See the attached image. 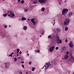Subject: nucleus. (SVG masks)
Returning <instances> with one entry per match:
<instances>
[{
	"label": "nucleus",
	"mask_w": 74,
	"mask_h": 74,
	"mask_svg": "<svg viewBox=\"0 0 74 74\" xmlns=\"http://www.w3.org/2000/svg\"><path fill=\"white\" fill-rule=\"evenodd\" d=\"M54 22H55V20H54Z\"/></svg>",
	"instance_id": "57"
},
{
	"label": "nucleus",
	"mask_w": 74,
	"mask_h": 74,
	"mask_svg": "<svg viewBox=\"0 0 74 74\" xmlns=\"http://www.w3.org/2000/svg\"><path fill=\"white\" fill-rule=\"evenodd\" d=\"M45 8H43L41 9V10L42 11H43V12H44V11H45Z\"/></svg>",
	"instance_id": "19"
},
{
	"label": "nucleus",
	"mask_w": 74,
	"mask_h": 74,
	"mask_svg": "<svg viewBox=\"0 0 74 74\" xmlns=\"http://www.w3.org/2000/svg\"><path fill=\"white\" fill-rule=\"evenodd\" d=\"M60 4H61V3H59V5H60Z\"/></svg>",
	"instance_id": "50"
},
{
	"label": "nucleus",
	"mask_w": 74,
	"mask_h": 74,
	"mask_svg": "<svg viewBox=\"0 0 74 74\" xmlns=\"http://www.w3.org/2000/svg\"><path fill=\"white\" fill-rule=\"evenodd\" d=\"M22 67H23L24 68V65H23V64H22Z\"/></svg>",
	"instance_id": "37"
},
{
	"label": "nucleus",
	"mask_w": 74,
	"mask_h": 74,
	"mask_svg": "<svg viewBox=\"0 0 74 74\" xmlns=\"http://www.w3.org/2000/svg\"><path fill=\"white\" fill-rule=\"evenodd\" d=\"M18 59H19V58H18Z\"/></svg>",
	"instance_id": "58"
},
{
	"label": "nucleus",
	"mask_w": 74,
	"mask_h": 74,
	"mask_svg": "<svg viewBox=\"0 0 74 74\" xmlns=\"http://www.w3.org/2000/svg\"><path fill=\"white\" fill-rule=\"evenodd\" d=\"M55 22H54V23L53 24V25L54 26V25H55Z\"/></svg>",
	"instance_id": "46"
},
{
	"label": "nucleus",
	"mask_w": 74,
	"mask_h": 74,
	"mask_svg": "<svg viewBox=\"0 0 74 74\" xmlns=\"http://www.w3.org/2000/svg\"><path fill=\"white\" fill-rule=\"evenodd\" d=\"M6 68H8L9 67V63L8 62L5 63Z\"/></svg>",
	"instance_id": "11"
},
{
	"label": "nucleus",
	"mask_w": 74,
	"mask_h": 74,
	"mask_svg": "<svg viewBox=\"0 0 74 74\" xmlns=\"http://www.w3.org/2000/svg\"><path fill=\"white\" fill-rule=\"evenodd\" d=\"M48 0H38V2L41 4H45Z\"/></svg>",
	"instance_id": "5"
},
{
	"label": "nucleus",
	"mask_w": 74,
	"mask_h": 74,
	"mask_svg": "<svg viewBox=\"0 0 74 74\" xmlns=\"http://www.w3.org/2000/svg\"><path fill=\"white\" fill-rule=\"evenodd\" d=\"M34 51L35 52L37 53V50H34Z\"/></svg>",
	"instance_id": "36"
},
{
	"label": "nucleus",
	"mask_w": 74,
	"mask_h": 74,
	"mask_svg": "<svg viewBox=\"0 0 74 74\" xmlns=\"http://www.w3.org/2000/svg\"><path fill=\"white\" fill-rule=\"evenodd\" d=\"M72 15H73V13L72 12H70L69 13L68 16L69 17H71L72 16Z\"/></svg>",
	"instance_id": "12"
},
{
	"label": "nucleus",
	"mask_w": 74,
	"mask_h": 74,
	"mask_svg": "<svg viewBox=\"0 0 74 74\" xmlns=\"http://www.w3.org/2000/svg\"><path fill=\"white\" fill-rule=\"evenodd\" d=\"M28 11V9H27V8H25L24 9V12H27Z\"/></svg>",
	"instance_id": "18"
},
{
	"label": "nucleus",
	"mask_w": 74,
	"mask_h": 74,
	"mask_svg": "<svg viewBox=\"0 0 74 74\" xmlns=\"http://www.w3.org/2000/svg\"><path fill=\"white\" fill-rule=\"evenodd\" d=\"M19 74H22V71H20L19 72Z\"/></svg>",
	"instance_id": "31"
},
{
	"label": "nucleus",
	"mask_w": 74,
	"mask_h": 74,
	"mask_svg": "<svg viewBox=\"0 0 74 74\" xmlns=\"http://www.w3.org/2000/svg\"><path fill=\"white\" fill-rule=\"evenodd\" d=\"M9 27H11V25H9Z\"/></svg>",
	"instance_id": "51"
},
{
	"label": "nucleus",
	"mask_w": 74,
	"mask_h": 74,
	"mask_svg": "<svg viewBox=\"0 0 74 74\" xmlns=\"http://www.w3.org/2000/svg\"><path fill=\"white\" fill-rule=\"evenodd\" d=\"M64 48H65V46H64Z\"/></svg>",
	"instance_id": "56"
},
{
	"label": "nucleus",
	"mask_w": 74,
	"mask_h": 74,
	"mask_svg": "<svg viewBox=\"0 0 74 74\" xmlns=\"http://www.w3.org/2000/svg\"><path fill=\"white\" fill-rule=\"evenodd\" d=\"M37 52L38 53H40V50H38L37 51Z\"/></svg>",
	"instance_id": "33"
},
{
	"label": "nucleus",
	"mask_w": 74,
	"mask_h": 74,
	"mask_svg": "<svg viewBox=\"0 0 74 74\" xmlns=\"http://www.w3.org/2000/svg\"><path fill=\"white\" fill-rule=\"evenodd\" d=\"M65 42H67V39L65 40Z\"/></svg>",
	"instance_id": "40"
},
{
	"label": "nucleus",
	"mask_w": 74,
	"mask_h": 74,
	"mask_svg": "<svg viewBox=\"0 0 74 74\" xmlns=\"http://www.w3.org/2000/svg\"><path fill=\"white\" fill-rule=\"evenodd\" d=\"M35 68L33 67L32 69V71H34V70H35Z\"/></svg>",
	"instance_id": "29"
},
{
	"label": "nucleus",
	"mask_w": 74,
	"mask_h": 74,
	"mask_svg": "<svg viewBox=\"0 0 74 74\" xmlns=\"http://www.w3.org/2000/svg\"><path fill=\"white\" fill-rule=\"evenodd\" d=\"M37 20L36 19H31V21L33 23V25H35V23H36V22H37Z\"/></svg>",
	"instance_id": "9"
},
{
	"label": "nucleus",
	"mask_w": 74,
	"mask_h": 74,
	"mask_svg": "<svg viewBox=\"0 0 74 74\" xmlns=\"http://www.w3.org/2000/svg\"><path fill=\"white\" fill-rule=\"evenodd\" d=\"M24 30H27V27L26 26H24L23 27Z\"/></svg>",
	"instance_id": "17"
},
{
	"label": "nucleus",
	"mask_w": 74,
	"mask_h": 74,
	"mask_svg": "<svg viewBox=\"0 0 74 74\" xmlns=\"http://www.w3.org/2000/svg\"><path fill=\"white\" fill-rule=\"evenodd\" d=\"M14 54V53L12 52L11 54V55H10L9 56H11V57H12V54Z\"/></svg>",
	"instance_id": "23"
},
{
	"label": "nucleus",
	"mask_w": 74,
	"mask_h": 74,
	"mask_svg": "<svg viewBox=\"0 0 74 74\" xmlns=\"http://www.w3.org/2000/svg\"><path fill=\"white\" fill-rule=\"evenodd\" d=\"M2 0V1H5V0Z\"/></svg>",
	"instance_id": "48"
},
{
	"label": "nucleus",
	"mask_w": 74,
	"mask_h": 74,
	"mask_svg": "<svg viewBox=\"0 0 74 74\" xmlns=\"http://www.w3.org/2000/svg\"><path fill=\"white\" fill-rule=\"evenodd\" d=\"M66 59H65L64 58H63L62 60L64 61V62L65 63L67 62V60H66Z\"/></svg>",
	"instance_id": "16"
},
{
	"label": "nucleus",
	"mask_w": 74,
	"mask_h": 74,
	"mask_svg": "<svg viewBox=\"0 0 74 74\" xmlns=\"http://www.w3.org/2000/svg\"><path fill=\"white\" fill-rule=\"evenodd\" d=\"M69 51H68L67 52H66V54H67V55H68V54H69Z\"/></svg>",
	"instance_id": "38"
},
{
	"label": "nucleus",
	"mask_w": 74,
	"mask_h": 74,
	"mask_svg": "<svg viewBox=\"0 0 74 74\" xmlns=\"http://www.w3.org/2000/svg\"><path fill=\"white\" fill-rule=\"evenodd\" d=\"M41 34H42V35H43L44 34V33L43 32H42L41 33Z\"/></svg>",
	"instance_id": "43"
},
{
	"label": "nucleus",
	"mask_w": 74,
	"mask_h": 74,
	"mask_svg": "<svg viewBox=\"0 0 74 74\" xmlns=\"http://www.w3.org/2000/svg\"><path fill=\"white\" fill-rule=\"evenodd\" d=\"M64 3H66V1H64Z\"/></svg>",
	"instance_id": "49"
},
{
	"label": "nucleus",
	"mask_w": 74,
	"mask_h": 74,
	"mask_svg": "<svg viewBox=\"0 0 74 74\" xmlns=\"http://www.w3.org/2000/svg\"><path fill=\"white\" fill-rule=\"evenodd\" d=\"M20 53V54H21V53H22V52L21 51H20L19 52Z\"/></svg>",
	"instance_id": "44"
},
{
	"label": "nucleus",
	"mask_w": 74,
	"mask_h": 74,
	"mask_svg": "<svg viewBox=\"0 0 74 74\" xmlns=\"http://www.w3.org/2000/svg\"><path fill=\"white\" fill-rule=\"evenodd\" d=\"M56 41L58 43V44H59V43H62V40H59V36H56Z\"/></svg>",
	"instance_id": "6"
},
{
	"label": "nucleus",
	"mask_w": 74,
	"mask_h": 74,
	"mask_svg": "<svg viewBox=\"0 0 74 74\" xmlns=\"http://www.w3.org/2000/svg\"><path fill=\"white\" fill-rule=\"evenodd\" d=\"M60 2H62V0H59Z\"/></svg>",
	"instance_id": "41"
},
{
	"label": "nucleus",
	"mask_w": 74,
	"mask_h": 74,
	"mask_svg": "<svg viewBox=\"0 0 74 74\" xmlns=\"http://www.w3.org/2000/svg\"><path fill=\"white\" fill-rule=\"evenodd\" d=\"M32 1H33L34 4H36L37 3V0H32Z\"/></svg>",
	"instance_id": "14"
},
{
	"label": "nucleus",
	"mask_w": 74,
	"mask_h": 74,
	"mask_svg": "<svg viewBox=\"0 0 74 74\" xmlns=\"http://www.w3.org/2000/svg\"><path fill=\"white\" fill-rule=\"evenodd\" d=\"M19 58H20V59H21V57H19Z\"/></svg>",
	"instance_id": "52"
},
{
	"label": "nucleus",
	"mask_w": 74,
	"mask_h": 74,
	"mask_svg": "<svg viewBox=\"0 0 74 74\" xmlns=\"http://www.w3.org/2000/svg\"><path fill=\"white\" fill-rule=\"evenodd\" d=\"M27 53H28V51H27Z\"/></svg>",
	"instance_id": "54"
},
{
	"label": "nucleus",
	"mask_w": 74,
	"mask_h": 74,
	"mask_svg": "<svg viewBox=\"0 0 74 74\" xmlns=\"http://www.w3.org/2000/svg\"><path fill=\"white\" fill-rule=\"evenodd\" d=\"M55 48V47L54 46H53L51 47L49 49V51L50 52H52L53 51V49Z\"/></svg>",
	"instance_id": "10"
},
{
	"label": "nucleus",
	"mask_w": 74,
	"mask_h": 74,
	"mask_svg": "<svg viewBox=\"0 0 74 74\" xmlns=\"http://www.w3.org/2000/svg\"><path fill=\"white\" fill-rule=\"evenodd\" d=\"M56 50H58L59 49V47H57L56 48Z\"/></svg>",
	"instance_id": "35"
},
{
	"label": "nucleus",
	"mask_w": 74,
	"mask_h": 74,
	"mask_svg": "<svg viewBox=\"0 0 74 74\" xmlns=\"http://www.w3.org/2000/svg\"><path fill=\"white\" fill-rule=\"evenodd\" d=\"M40 37H41L42 36H40Z\"/></svg>",
	"instance_id": "55"
},
{
	"label": "nucleus",
	"mask_w": 74,
	"mask_h": 74,
	"mask_svg": "<svg viewBox=\"0 0 74 74\" xmlns=\"http://www.w3.org/2000/svg\"><path fill=\"white\" fill-rule=\"evenodd\" d=\"M20 3H21V4H23L25 3V1L23 0H22L20 2Z\"/></svg>",
	"instance_id": "15"
},
{
	"label": "nucleus",
	"mask_w": 74,
	"mask_h": 74,
	"mask_svg": "<svg viewBox=\"0 0 74 74\" xmlns=\"http://www.w3.org/2000/svg\"><path fill=\"white\" fill-rule=\"evenodd\" d=\"M65 30L66 31H67V30H68V27H66L65 28Z\"/></svg>",
	"instance_id": "26"
},
{
	"label": "nucleus",
	"mask_w": 74,
	"mask_h": 74,
	"mask_svg": "<svg viewBox=\"0 0 74 74\" xmlns=\"http://www.w3.org/2000/svg\"><path fill=\"white\" fill-rule=\"evenodd\" d=\"M8 15L10 18H13L14 16H15V14L14 12L12 11H9L8 12Z\"/></svg>",
	"instance_id": "1"
},
{
	"label": "nucleus",
	"mask_w": 74,
	"mask_h": 74,
	"mask_svg": "<svg viewBox=\"0 0 74 74\" xmlns=\"http://www.w3.org/2000/svg\"><path fill=\"white\" fill-rule=\"evenodd\" d=\"M56 30H57V31H58V32H60L61 31V30L60 29H59V28H57L56 29Z\"/></svg>",
	"instance_id": "22"
},
{
	"label": "nucleus",
	"mask_w": 74,
	"mask_h": 74,
	"mask_svg": "<svg viewBox=\"0 0 74 74\" xmlns=\"http://www.w3.org/2000/svg\"><path fill=\"white\" fill-rule=\"evenodd\" d=\"M28 21H29V19H28Z\"/></svg>",
	"instance_id": "53"
},
{
	"label": "nucleus",
	"mask_w": 74,
	"mask_h": 74,
	"mask_svg": "<svg viewBox=\"0 0 74 74\" xmlns=\"http://www.w3.org/2000/svg\"><path fill=\"white\" fill-rule=\"evenodd\" d=\"M17 60V58H15L14 59V61L16 62Z\"/></svg>",
	"instance_id": "30"
},
{
	"label": "nucleus",
	"mask_w": 74,
	"mask_h": 74,
	"mask_svg": "<svg viewBox=\"0 0 74 74\" xmlns=\"http://www.w3.org/2000/svg\"><path fill=\"white\" fill-rule=\"evenodd\" d=\"M22 21H25V20H26V18L24 17H23L22 18Z\"/></svg>",
	"instance_id": "20"
},
{
	"label": "nucleus",
	"mask_w": 74,
	"mask_h": 74,
	"mask_svg": "<svg viewBox=\"0 0 74 74\" xmlns=\"http://www.w3.org/2000/svg\"><path fill=\"white\" fill-rule=\"evenodd\" d=\"M5 35H3L2 36V38H5Z\"/></svg>",
	"instance_id": "24"
},
{
	"label": "nucleus",
	"mask_w": 74,
	"mask_h": 74,
	"mask_svg": "<svg viewBox=\"0 0 74 74\" xmlns=\"http://www.w3.org/2000/svg\"><path fill=\"white\" fill-rule=\"evenodd\" d=\"M69 45L71 48H73L74 47V43H73L72 41H71L69 43Z\"/></svg>",
	"instance_id": "8"
},
{
	"label": "nucleus",
	"mask_w": 74,
	"mask_h": 74,
	"mask_svg": "<svg viewBox=\"0 0 74 74\" xmlns=\"http://www.w3.org/2000/svg\"><path fill=\"white\" fill-rule=\"evenodd\" d=\"M7 14H8V13H6L5 14H4L3 16H4V17L6 16H7Z\"/></svg>",
	"instance_id": "28"
},
{
	"label": "nucleus",
	"mask_w": 74,
	"mask_h": 74,
	"mask_svg": "<svg viewBox=\"0 0 74 74\" xmlns=\"http://www.w3.org/2000/svg\"><path fill=\"white\" fill-rule=\"evenodd\" d=\"M28 74V72H26V74Z\"/></svg>",
	"instance_id": "45"
},
{
	"label": "nucleus",
	"mask_w": 74,
	"mask_h": 74,
	"mask_svg": "<svg viewBox=\"0 0 74 74\" xmlns=\"http://www.w3.org/2000/svg\"><path fill=\"white\" fill-rule=\"evenodd\" d=\"M68 12V9H67L65 8L64 9L62 10V14L63 15H67V12Z\"/></svg>",
	"instance_id": "3"
},
{
	"label": "nucleus",
	"mask_w": 74,
	"mask_h": 74,
	"mask_svg": "<svg viewBox=\"0 0 74 74\" xmlns=\"http://www.w3.org/2000/svg\"><path fill=\"white\" fill-rule=\"evenodd\" d=\"M17 53H18L19 52V49H17Z\"/></svg>",
	"instance_id": "25"
},
{
	"label": "nucleus",
	"mask_w": 74,
	"mask_h": 74,
	"mask_svg": "<svg viewBox=\"0 0 74 74\" xmlns=\"http://www.w3.org/2000/svg\"><path fill=\"white\" fill-rule=\"evenodd\" d=\"M69 60L71 63H73L74 62V57L71 56L69 58Z\"/></svg>",
	"instance_id": "7"
},
{
	"label": "nucleus",
	"mask_w": 74,
	"mask_h": 74,
	"mask_svg": "<svg viewBox=\"0 0 74 74\" xmlns=\"http://www.w3.org/2000/svg\"><path fill=\"white\" fill-rule=\"evenodd\" d=\"M32 41H35V40H36V38L34 37L32 38Z\"/></svg>",
	"instance_id": "21"
},
{
	"label": "nucleus",
	"mask_w": 74,
	"mask_h": 74,
	"mask_svg": "<svg viewBox=\"0 0 74 74\" xmlns=\"http://www.w3.org/2000/svg\"><path fill=\"white\" fill-rule=\"evenodd\" d=\"M4 27H5V28H7V25H5L4 26Z\"/></svg>",
	"instance_id": "32"
},
{
	"label": "nucleus",
	"mask_w": 74,
	"mask_h": 74,
	"mask_svg": "<svg viewBox=\"0 0 74 74\" xmlns=\"http://www.w3.org/2000/svg\"><path fill=\"white\" fill-rule=\"evenodd\" d=\"M31 63H32V62H29V64H31Z\"/></svg>",
	"instance_id": "39"
},
{
	"label": "nucleus",
	"mask_w": 74,
	"mask_h": 74,
	"mask_svg": "<svg viewBox=\"0 0 74 74\" xmlns=\"http://www.w3.org/2000/svg\"><path fill=\"white\" fill-rule=\"evenodd\" d=\"M69 58V56L68 55H66L65 56L64 58H63V59H67Z\"/></svg>",
	"instance_id": "13"
},
{
	"label": "nucleus",
	"mask_w": 74,
	"mask_h": 74,
	"mask_svg": "<svg viewBox=\"0 0 74 74\" xmlns=\"http://www.w3.org/2000/svg\"><path fill=\"white\" fill-rule=\"evenodd\" d=\"M69 22H70V19L69 18H67L66 21H64V25L66 26L69 24Z\"/></svg>",
	"instance_id": "4"
},
{
	"label": "nucleus",
	"mask_w": 74,
	"mask_h": 74,
	"mask_svg": "<svg viewBox=\"0 0 74 74\" xmlns=\"http://www.w3.org/2000/svg\"><path fill=\"white\" fill-rule=\"evenodd\" d=\"M17 1L18 3H19V2L21 1V0H17Z\"/></svg>",
	"instance_id": "34"
},
{
	"label": "nucleus",
	"mask_w": 74,
	"mask_h": 74,
	"mask_svg": "<svg viewBox=\"0 0 74 74\" xmlns=\"http://www.w3.org/2000/svg\"><path fill=\"white\" fill-rule=\"evenodd\" d=\"M51 64H50V63L49 62L46 63L45 64L42 68V69H44V67H45V70H47V69H48V68L49 66H51Z\"/></svg>",
	"instance_id": "2"
},
{
	"label": "nucleus",
	"mask_w": 74,
	"mask_h": 74,
	"mask_svg": "<svg viewBox=\"0 0 74 74\" xmlns=\"http://www.w3.org/2000/svg\"><path fill=\"white\" fill-rule=\"evenodd\" d=\"M22 63H24V62H22Z\"/></svg>",
	"instance_id": "47"
},
{
	"label": "nucleus",
	"mask_w": 74,
	"mask_h": 74,
	"mask_svg": "<svg viewBox=\"0 0 74 74\" xmlns=\"http://www.w3.org/2000/svg\"><path fill=\"white\" fill-rule=\"evenodd\" d=\"M52 38V36L51 35H49L48 36V38Z\"/></svg>",
	"instance_id": "27"
},
{
	"label": "nucleus",
	"mask_w": 74,
	"mask_h": 74,
	"mask_svg": "<svg viewBox=\"0 0 74 74\" xmlns=\"http://www.w3.org/2000/svg\"><path fill=\"white\" fill-rule=\"evenodd\" d=\"M27 56H29V53L27 54Z\"/></svg>",
	"instance_id": "42"
}]
</instances>
